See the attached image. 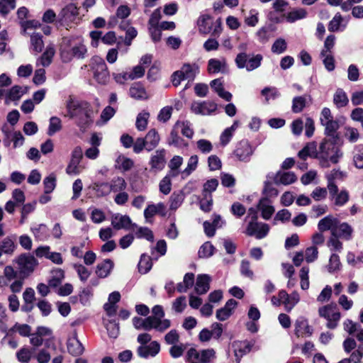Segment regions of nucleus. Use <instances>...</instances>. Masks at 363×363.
Instances as JSON below:
<instances>
[{
	"mask_svg": "<svg viewBox=\"0 0 363 363\" xmlns=\"http://www.w3.org/2000/svg\"><path fill=\"white\" fill-rule=\"evenodd\" d=\"M67 114L65 116L75 120L77 125L82 130H85L93 122L94 111L86 101H75L69 96L66 101Z\"/></svg>",
	"mask_w": 363,
	"mask_h": 363,
	"instance_id": "obj_1",
	"label": "nucleus"
},
{
	"mask_svg": "<svg viewBox=\"0 0 363 363\" xmlns=\"http://www.w3.org/2000/svg\"><path fill=\"white\" fill-rule=\"evenodd\" d=\"M340 140L325 138L320 143L318 160L323 167H328L330 162L336 164L342 157V152L338 145Z\"/></svg>",
	"mask_w": 363,
	"mask_h": 363,
	"instance_id": "obj_2",
	"label": "nucleus"
},
{
	"mask_svg": "<svg viewBox=\"0 0 363 363\" xmlns=\"http://www.w3.org/2000/svg\"><path fill=\"white\" fill-rule=\"evenodd\" d=\"M133 324L137 330H150L155 329L163 333L171 326V321L169 319L160 320L155 317L148 316L145 319L135 317L133 318Z\"/></svg>",
	"mask_w": 363,
	"mask_h": 363,
	"instance_id": "obj_3",
	"label": "nucleus"
},
{
	"mask_svg": "<svg viewBox=\"0 0 363 363\" xmlns=\"http://www.w3.org/2000/svg\"><path fill=\"white\" fill-rule=\"evenodd\" d=\"M263 57L260 54L247 55L245 52L237 55L235 62L239 69L245 68L248 72L255 70L260 67Z\"/></svg>",
	"mask_w": 363,
	"mask_h": 363,
	"instance_id": "obj_4",
	"label": "nucleus"
},
{
	"mask_svg": "<svg viewBox=\"0 0 363 363\" xmlns=\"http://www.w3.org/2000/svg\"><path fill=\"white\" fill-rule=\"evenodd\" d=\"M89 66L93 72L94 78L100 84H106L109 79V72L103 58L94 56Z\"/></svg>",
	"mask_w": 363,
	"mask_h": 363,
	"instance_id": "obj_5",
	"label": "nucleus"
},
{
	"mask_svg": "<svg viewBox=\"0 0 363 363\" xmlns=\"http://www.w3.org/2000/svg\"><path fill=\"white\" fill-rule=\"evenodd\" d=\"M18 271L22 279L31 274L38 264L37 259L28 254H23L16 259Z\"/></svg>",
	"mask_w": 363,
	"mask_h": 363,
	"instance_id": "obj_6",
	"label": "nucleus"
},
{
	"mask_svg": "<svg viewBox=\"0 0 363 363\" xmlns=\"http://www.w3.org/2000/svg\"><path fill=\"white\" fill-rule=\"evenodd\" d=\"M319 315L328 320L327 327L333 329L337 325L340 313L335 304H329L321 307L318 311Z\"/></svg>",
	"mask_w": 363,
	"mask_h": 363,
	"instance_id": "obj_7",
	"label": "nucleus"
},
{
	"mask_svg": "<svg viewBox=\"0 0 363 363\" xmlns=\"http://www.w3.org/2000/svg\"><path fill=\"white\" fill-rule=\"evenodd\" d=\"M189 359H196L200 363H212L216 357V351L212 348L196 350L191 348L187 352Z\"/></svg>",
	"mask_w": 363,
	"mask_h": 363,
	"instance_id": "obj_8",
	"label": "nucleus"
},
{
	"mask_svg": "<svg viewBox=\"0 0 363 363\" xmlns=\"http://www.w3.org/2000/svg\"><path fill=\"white\" fill-rule=\"evenodd\" d=\"M79 8L76 4L70 3L65 6L58 14L59 21L62 24L69 26L74 23L79 16Z\"/></svg>",
	"mask_w": 363,
	"mask_h": 363,
	"instance_id": "obj_9",
	"label": "nucleus"
},
{
	"mask_svg": "<svg viewBox=\"0 0 363 363\" xmlns=\"http://www.w3.org/2000/svg\"><path fill=\"white\" fill-rule=\"evenodd\" d=\"M269 231V226L267 223L256 221H250L245 233L249 236H255L257 239H262L267 236Z\"/></svg>",
	"mask_w": 363,
	"mask_h": 363,
	"instance_id": "obj_10",
	"label": "nucleus"
},
{
	"mask_svg": "<svg viewBox=\"0 0 363 363\" xmlns=\"http://www.w3.org/2000/svg\"><path fill=\"white\" fill-rule=\"evenodd\" d=\"M149 164L151 172L156 173L162 171L166 164V150L164 149L157 150L151 155Z\"/></svg>",
	"mask_w": 363,
	"mask_h": 363,
	"instance_id": "obj_11",
	"label": "nucleus"
},
{
	"mask_svg": "<svg viewBox=\"0 0 363 363\" xmlns=\"http://www.w3.org/2000/svg\"><path fill=\"white\" fill-rule=\"evenodd\" d=\"M217 109V104L213 101H194L191 104V110L195 114L203 116L210 115Z\"/></svg>",
	"mask_w": 363,
	"mask_h": 363,
	"instance_id": "obj_12",
	"label": "nucleus"
},
{
	"mask_svg": "<svg viewBox=\"0 0 363 363\" xmlns=\"http://www.w3.org/2000/svg\"><path fill=\"white\" fill-rule=\"evenodd\" d=\"M234 154L240 161L246 162L253 154V149L247 140H242L238 144Z\"/></svg>",
	"mask_w": 363,
	"mask_h": 363,
	"instance_id": "obj_13",
	"label": "nucleus"
},
{
	"mask_svg": "<svg viewBox=\"0 0 363 363\" xmlns=\"http://www.w3.org/2000/svg\"><path fill=\"white\" fill-rule=\"evenodd\" d=\"M353 231L350 225L345 222L340 223L339 220L338 224L333 231L332 235L348 241L352 239Z\"/></svg>",
	"mask_w": 363,
	"mask_h": 363,
	"instance_id": "obj_14",
	"label": "nucleus"
},
{
	"mask_svg": "<svg viewBox=\"0 0 363 363\" xmlns=\"http://www.w3.org/2000/svg\"><path fill=\"white\" fill-rule=\"evenodd\" d=\"M279 296L283 299V304L287 311H291L292 308L299 302V294L296 291L288 294L284 290L279 292Z\"/></svg>",
	"mask_w": 363,
	"mask_h": 363,
	"instance_id": "obj_15",
	"label": "nucleus"
},
{
	"mask_svg": "<svg viewBox=\"0 0 363 363\" xmlns=\"http://www.w3.org/2000/svg\"><path fill=\"white\" fill-rule=\"evenodd\" d=\"M312 333L313 330L306 318L301 317L296 320L295 334L297 337H310Z\"/></svg>",
	"mask_w": 363,
	"mask_h": 363,
	"instance_id": "obj_16",
	"label": "nucleus"
},
{
	"mask_svg": "<svg viewBox=\"0 0 363 363\" xmlns=\"http://www.w3.org/2000/svg\"><path fill=\"white\" fill-rule=\"evenodd\" d=\"M237 305L238 302L235 300H228L223 308L217 310L216 318L220 321L227 320L232 315Z\"/></svg>",
	"mask_w": 363,
	"mask_h": 363,
	"instance_id": "obj_17",
	"label": "nucleus"
},
{
	"mask_svg": "<svg viewBox=\"0 0 363 363\" xmlns=\"http://www.w3.org/2000/svg\"><path fill=\"white\" fill-rule=\"evenodd\" d=\"M211 279L208 274L197 276L194 290L199 295L205 294L210 289Z\"/></svg>",
	"mask_w": 363,
	"mask_h": 363,
	"instance_id": "obj_18",
	"label": "nucleus"
},
{
	"mask_svg": "<svg viewBox=\"0 0 363 363\" xmlns=\"http://www.w3.org/2000/svg\"><path fill=\"white\" fill-rule=\"evenodd\" d=\"M258 209L262 213V217L264 220H269L274 213V208L272 206L271 199L262 197L258 203Z\"/></svg>",
	"mask_w": 363,
	"mask_h": 363,
	"instance_id": "obj_19",
	"label": "nucleus"
},
{
	"mask_svg": "<svg viewBox=\"0 0 363 363\" xmlns=\"http://www.w3.org/2000/svg\"><path fill=\"white\" fill-rule=\"evenodd\" d=\"M339 220L332 215L325 216L319 220L318 223V228L320 232L330 230V234H333V230L338 224Z\"/></svg>",
	"mask_w": 363,
	"mask_h": 363,
	"instance_id": "obj_20",
	"label": "nucleus"
},
{
	"mask_svg": "<svg viewBox=\"0 0 363 363\" xmlns=\"http://www.w3.org/2000/svg\"><path fill=\"white\" fill-rule=\"evenodd\" d=\"M55 54V49L54 45L52 44L48 45L44 52L38 58L36 65H42L43 67L49 66L52 63Z\"/></svg>",
	"mask_w": 363,
	"mask_h": 363,
	"instance_id": "obj_21",
	"label": "nucleus"
},
{
	"mask_svg": "<svg viewBox=\"0 0 363 363\" xmlns=\"http://www.w3.org/2000/svg\"><path fill=\"white\" fill-rule=\"evenodd\" d=\"M160 350V344L153 341L149 345L140 346L138 349V354L140 357L147 358L148 356H155Z\"/></svg>",
	"mask_w": 363,
	"mask_h": 363,
	"instance_id": "obj_22",
	"label": "nucleus"
},
{
	"mask_svg": "<svg viewBox=\"0 0 363 363\" xmlns=\"http://www.w3.org/2000/svg\"><path fill=\"white\" fill-rule=\"evenodd\" d=\"M111 225L116 230L128 229L131 225V220L128 216L117 213L111 217Z\"/></svg>",
	"mask_w": 363,
	"mask_h": 363,
	"instance_id": "obj_23",
	"label": "nucleus"
},
{
	"mask_svg": "<svg viewBox=\"0 0 363 363\" xmlns=\"http://www.w3.org/2000/svg\"><path fill=\"white\" fill-rule=\"evenodd\" d=\"M67 347L69 353L73 356H79L84 350V346L78 340L76 334L68 339Z\"/></svg>",
	"mask_w": 363,
	"mask_h": 363,
	"instance_id": "obj_24",
	"label": "nucleus"
},
{
	"mask_svg": "<svg viewBox=\"0 0 363 363\" xmlns=\"http://www.w3.org/2000/svg\"><path fill=\"white\" fill-rule=\"evenodd\" d=\"M297 180L296 174L292 172H278L274 177L277 184L289 185Z\"/></svg>",
	"mask_w": 363,
	"mask_h": 363,
	"instance_id": "obj_25",
	"label": "nucleus"
},
{
	"mask_svg": "<svg viewBox=\"0 0 363 363\" xmlns=\"http://www.w3.org/2000/svg\"><path fill=\"white\" fill-rule=\"evenodd\" d=\"M318 152L316 143L311 142L307 143L303 148L298 152V157L303 160H306L308 157L318 159Z\"/></svg>",
	"mask_w": 363,
	"mask_h": 363,
	"instance_id": "obj_26",
	"label": "nucleus"
},
{
	"mask_svg": "<svg viewBox=\"0 0 363 363\" xmlns=\"http://www.w3.org/2000/svg\"><path fill=\"white\" fill-rule=\"evenodd\" d=\"M197 25L200 33L203 34H208L212 30L213 21L211 16L208 14H203L199 18L197 21Z\"/></svg>",
	"mask_w": 363,
	"mask_h": 363,
	"instance_id": "obj_27",
	"label": "nucleus"
},
{
	"mask_svg": "<svg viewBox=\"0 0 363 363\" xmlns=\"http://www.w3.org/2000/svg\"><path fill=\"white\" fill-rule=\"evenodd\" d=\"M325 127V138H329L335 140H340V136L337 133V130L340 128V125L337 121L332 120L322 125Z\"/></svg>",
	"mask_w": 363,
	"mask_h": 363,
	"instance_id": "obj_28",
	"label": "nucleus"
},
{
	"mask_svg": "<svg viewBox=\"0 0 363 363\" xmlns=\"http://www.w3.org/2000/svg\"><path fill=\"white\" fill-rule=\"evenodd\" d=\"M147 146V151L150 152L157 147L160 141V137L158 132L152 128L150 129L144 138Z\"/></svg>",
	"mask_w": 363,
	"mask_h": 363,
	"instance_id": "obj_29",
	"label": "nucleus"
},
{
	"mask_svg": "<svg viewBox=\"0 0 363 363\" xmlns=\"http://www.w3.org/2000/svg\"><path fill=\"white\" fill-rule=\"evenodd\" d=\"M199 71V67L196 64H184L180 69L184 79L189 81H193Z\"/></svg>",
	"mask_w": 363,
	"mask_h": 363,
	"instance_id": "obj_30",
	"label": "nucleus"
},
{
	"mask_svg": "<svg viewBox=\"0 0 363 363\" xmlns=\"http://www.w3.org/2000/svg\"><path fill=\"white\" fill-rule=\"evenodd\" d=\"M226 67L225 58L221 60L210 59L208 62V71L211 74L223 72Z\"/></svg>",
	"mask_w": 363,
	"mask_h": 363,
	"instance_id": "obj_31",
	"label": "nucleus"
},
{
	"mask_svg": "<svg viewBox=\"0 0 363 363\" xmlns=\"http://www.w3.org/2000/svg\"><path fill=\"white\" fill-rule=\"evenodd\" d=\"M211 86L215 90L218 96L227 101H230L232 99V94L224 90L223 87V82L220 79H216L211 81Z\"/></svg>",
	"mask_w": 363,
	"mask_h": 363,
	"instance_id": "obj_32",
	"label": "nucleus"
},
{
	"mask_svg": "<svg viewBox=\"0 0 363 363\" xmlns=\"http://www.w3.org/2000/svg\"><path fill=\"white\" fill-rule=\"evenodd\" d=\"M239 125L240 122L238 121H235L230 127L224 130L220 137V141L222 145L225 146L230 141L234 132L239 127Z\"/></svg>",
	"mask_w": 363,
	"mask_h": 363,
	"instance_id": "obj_33",
	"label": "nucleus"
},
{
	"mask_svg": "<svg viewBox=\"0 0 363 363\" xmlns=\"http://www.w3.org/2000/svg\"><path fill=\"white\" fill-rule=\"evenodd\" d=\"M113 267V263L111 259H105L96 266V274L100 278H105L110 274Z\"/></svg>",
	"mask_w": 363,
	"mask_h": 363,
	"instance_id": "obj_34",
	"label": "nucleus"
},
{
	"mask_svg": "<svg viewBox=\"0 0 363 363\" xmlns=\"http://www.w3.org/2000/svg\"><path fill=\"white\" fill-rule=\"evenodd\" d=\"M342 177V172L338 170H333L328 176V190L329 194H334L338 191L337 186L335 184V179H340Z\"/></svg>",
	"mask_w": 363,
	"mask_h": 363,
	"instance_id": "obj_35",
	"label": "nucleus"
},
{
	"mask_svg": "<svg viewBox=\"0 0 363 363\" xmlns=\"http://www.w3.org/2000/svg\"><path fill=\"white\" fill-rule=\"evenodd\" d=\"M331 199L333 201V203L337 206H342L349 200V193L347 191L343 189L340 192L337 191L334 194H329Z\"/></svg>",
	"mask_w": 363,
	"mask_h": 363,
	"instance_id": "obj_36",
	"label": "nucleus"
},
{
	"mask_svg": "<svg viewBox=\"0 0 363 363\" xmlns=\"http://www.w3.org/2000/svg\"><path fill=\"white\" fill-rule=\"evenodd\" d=\"M183 163V158L181 156L175 155L169 161L168 167L169 171L168 174L172 177H177L179 174V167Z\"/></svg>",
	"mask_w": 363,
	"mask_h": 363,
	"instance_id": "obj_37",
	"label": "nucleus"
},
{
	"mask_svg": "<svg viewBox=\"0 0 363 363\" xmlns=\"http://www.w3.org/2000/svg\"><path fill=\"white\" fill-rule=\"evenodd\" d=\"M130 95L135 99H146L148 96L145 88L140 84H134L130 88Z\"/></svg>",
	"mask_w": 363,
	"mask_h": 363,
	"instance_id": "obj_38",
	"label": "nucleus"
},
{
	"mask_svg": "<svg viewBox=\"0 0 363 363\" xmlns=\"http://www.w3.org/2000/svg\"><path fill=\"white\" fill-rule=\"evenodd\" d=\"M234 353L237 357V361L239 362L240 358L245 354L250 351V346L245 342H238L233 344Z\"/></svg>",
	"mask_w": 363,
	"mask_h": 363,
	"instance_id": "obj_39",
	"label": "nucleus"
},
{
	"mask_svg": "<svg viewBox=\"0 0 363 363\" xmlns=\"http://www.w3.org/2000/svg\"><path fill=\"white\" fill-rule=\"evenodd\" d=\"M348 102L349 99L346 93L341 89H337L333 96V103L335 105L337 108H342L347 106Z\"/></svg>",
	"mask_w": 363,
	"mask_h": 363,
	"instance_id": "obj_40",
	"label": "nucleus"
},
{
	"mask_svg": "<svg viewBox=\"0 0 363 363\" xmlns=\"http://www.w3.org/2000/svg\"><path fill=\"white\" fill-rule=\"evenodd\" d=\"M65 278V272L61 269H55L52 271V277L48 284L50 287L58 286Z\"/></svg>",
	"mask_w": 363,
	"mask_h": 363,
	"instance_id": "obj_41",
	"label": "nucleus"
},
{
	"mask_svg": "<svg viewBox=\"0 0 363 363\" xmlns=\"http://www.w3.org/2000/svg\"><path fill=\"white\" fill-rule=\"evenodd\" d=\"M152 267V259L150 256L143 254L138 263L140 273L145 274L147 273Z\"/></svg>",
	"mask_w": 363,
	"mask_h": 363,
	"instance_id": "obj_42",
	"label": "nucleus"
},
{
	"mask_svg": "<svg viewBox=\"0 0 363 363\" xmlns=\"http://www.w3.org/2000/svg\"><path fill=\"white\" fill-rule=\"evenodd\" d=\"M307 97L309 96H296L292 100L291 110L294 113H298L301 112L306 106Z\"/></svg>",
	"mask_w": 363,
	"mask_h": 363,
	"instance_id": "obj_43",
	"label": "nucleus"
},
{
	"mask_svg": "<svg viewBox=\"0 0 363 363\" xmlns=\"http://www.w3.org/2000/svg\"><path fill=\"white\" fill-rule=\"evenodd\" d=\"M26 91L27 87L13 86L8 92L7 99L10 101H18Z\"/></svg>",
	"mask_w": 363,
	"mask_h": 363,
	"instance_id": "obj_44",
	"label": "nucleus"
},
{
	"mask_svg": "<svg viewBox=\"0 0 363 363\" xmlns=\"http://www.w3.org/2000/svg\"><path fill=\"white\" fill-rule=\"evenodd\" d=\"M150 114L148 112L143 111L136 118L135 127L138 130L143 131L147 128Z\"/></svg>",
	"mask_w": 363,
	"mask_h": 363,
	"instance_id": "obj_45",
	"label": "nucleus"
},
{
	"mask_svg": "<svg viewBox=\"0 0 363 363\" xmlns=\"http://www.w3.org/2000/svg\"><path fill=\"white\" fill-rule=\"evenodd\" d=\"M111 192H122L126 188V182L122 177H118L113 179L109 184Z\"/></svg>",
	"mask_w": 363,
	"mask_h": 363,
	"instance_id": "obj_46",
	"label": "nucleus"
},
{
	"mask_svg": "<svg viewBox=\"0 0 363 363\" xmlns=\"http://www.w3.org/2000/svg\"><path fill=\"white\" fill-rule=\"evenodd\" d=\"M40 33H32L30 35V44L32 49L36 52H40L44 47V43Z\"/></svg>",
	"mask_w": 363,
	"mask_h": 363,
	"instance_id": "obj_47",
	"label": "nucleus"
},
{
	"mask_svg": "<svg viewBox=\"0 0 363 363\" xmlns=\"http://www.w3.org/2000/svg\"><path fill=\"white\" fill-rule=\"evenodd\" d=\"M306 16L307 11L304 9H298L288 13L286 18L288 22L293 23L297 20L306 18Z\"/></svg>",
	"mask_w": 363,
	"mask_h": 363,
	"instance_id": "obj_48",
	"label": "nucleus"
},
{
	"mask_svg": "<svg viewBox=\"0 0 363 363\" xmlns=\"http://www.w3.org/2000/svg\"><path fill=\"white\" fill-rule=\"evenodd\" d=\"M62 121L60 118L52 116L50 119V124L48 130L49 135H52L62 129Z\"/></svg>",
	"mask_w": 363,
	"mask_h": 363,
	"instance_id": "obj_49",
	"label": "nucleus"
},
{
	"mask_svg": "<svg viewBox=\"0 0 363 363\" xmlns=\"http://www.w3.org/2000/svg\"><path fill=\"white\" fill-rule=\"evenodd\" d=\"M0 247L3 253L11 255L15 250L16 245L11 238L7 237L1 242Z\"/></svg>",
	"mask_w": 363,
	"mask_h": 363,
	"instance_id": "obj_50",
	"label": "nucleus"
},
{
	"mask_svg": "<svg viewBox=\"0 0 363 363\" xmlns=\"http://www.w3.org/2000/svg\"><path fill=\"white\" fill-rule=\"evenodd\" d=\"M353 162L357 168L363 169V145H359L355 147Z\"/></svg>",
	"mask_w": 363,
	"mask_h": 363,
	"instance_id": "obj_51",
	"label": "nucleus"
},
{
	"mask_svg": "<svg viewBox=\"0 0 363 363\" xmlns=\"http://www.w3.org/2000/svg\"><path fill=\"white\" fill-rule=\"evenodd\" d=\"M198 162L199 159L197 155L191 156L188 160L186 167L182 172V174L184 177L189 176L192 173V172H194L196 169Z\"/></svg>",
	"mask_w": 363,
	"mask_h": 363,
	"instance_id": "obj_52",
	"label": "nucleus"
},
{
	"mask_svg": "<svg viewBox=\"0 0 363 363\" xmlns=\"http://www.w3.org/2000/svg\"><path fill=\"white\" fill-rule=\"evenodd\" d=\"M341 267V262L340 257L337 254H332L330 259L329 263L327 266L328 270L330 273L335 272L340 270Z\"/></svg>",
	"mask_w": 363,
	"mask_h": 363,
	"instance_id": "obj_53",
	"label": "nucleus"
},
{
	"mask_svg": "<svg viewBox=\"0 0 363 363\" xmlns=\"http://www.w3.org/2000/svg\"><path fill=\"white\" fill-rule=\"evenodd\" d=\"M343 22V18L340 13H337L328 23V30L330 32L338 31Z\"/></svg>",
	"mask_w": 363,
	"mask_h": 363,
	"instance_id": "obj_54",
	"label": "nucleus"
},
{
	"mask_svg": "<svg viewBox=\"0 0 363 363\" xmlns=\"http://www.w3.org/2000/svg\"><path fill=\"white\" fill-rule=\"evenodd\" d=\"M213 250L214 247L213 245L209 242H206L200 247L198 252L199 257L200 258H208L213 255Z\"/></svg>",
	"mask_w": 363,
	"mask_h": 363,
	"instance_id": "obj_55",
	"label": "nucleus"
},
{
	"mask_svg": "<svg viewBox=\"0 0 363 363\" xmlns=\"http://www.w3.org/2000/svg\"><path fill=\"white\" fill-rule=\"evenodd\" d=\"M340 238H337L334 235H330V238L328 240V247L332 251H335L340 252L343 248V244L340 240Z\"/></svg>",
	"mask_w": 363,
	"mask_h": 363,
	"instance_id": "obj_56",
	"label": "nucleus"
},
{
	"mask_svg": "<svg viewBox=\"0 0 363 363\" xmlns=\"http://www.w3.org/2000/svg\"><path fill=\"white\" fill-rule=\"evenodd\" d=\"M116 163L118 165L119 169H122L124 171L130 169L133 166V161L123 155H120L116 160Z\"/></svg>",
	"mask_w": 363,
	"mask_h": 363,
	"instance_id": "obj_57",
	"label": "nucleus"
},
{
	"mask_svg": "<svg viewBox=\"0 0 363 363\" xmlns=\"http://www.w3.org/2000/svg\"><path fill=\"white\" fill-rule=\"evenodd\" d=\"M183 201L184 196L182 194H172L169 198V208L172 211L177 210Z\"/></svg>",
	"mask_w": 363,
	"mask_h": 363,
	"instance_id": "obj_58",
	"label": "nucleus"
},
{
	"mask_svg": "<svg viewBox=\"0 0 363 363\" xmlns=\"http://www.w3.org/2000/svg\"><path fill=\"white\" fill-rule=\"evenodd\" d=\"M259 12L256 9H251L248 16L245 18V23L250 27H255L259 22Z\"/></svg>",
	"mask_w": 363,
	"mask_h": 363,
	"instance_id": "obj_59",
	"label": "nucleus"
},
{
	"mask_svg": "<svg viewBox=\"0 0 363 363\" xmlns=\"http://www.w3.org/2000/svg\"><path fill=\"white\" fill-rule=\"evenodd\" d=\"M16 6V0H0V13L5 16Z\"/></svg>",
	"mask_w": 363,
	"mask_h": 363,
	"instance_id": "obj_60",
	"label": "nucleus"
},
{
	"mask_svg": "<svg viewBox=\"0 0 363 363\" xmlns=\"http://www.w3.org/2000/svg\"><path fill=\"white\" fill-rule=\"evenodd\" d=\"M94 190L99 196H106L111 193L109 183L106 182L95 184Z\"/></svg>",
	"mask_w": 363,
	"mask_h": 363,
	"instance_id": "obj_61",
	"label": "nucleus"
},
{
	"mask_svg": "<svg viewBox=\"0 0 363 363\" xmlns=\"http://www.w3.org/2000/svg\"><path fill=\"white\" fill-rule=\"evenodd\" d=\"M81 161L70 159L66 168V173L69 175H77L81 172L79 163Z\"/></svg>",
	"mask_w": 363,
	"mask_h": 363,
	"instance_id": "obj_62",
	"label": "nucleus"
},
{
	"mask_svg": "<svg viewBox=\"0 0 363 363\" xmlns=\"http://www.w3.org/2000/svg\"><path fill=\"white\" fill-rule=\"evenodd\" d=\"M287 48L286 42L283 38H278L275 40L272 46V51L274 53L281 54Z\"/></svg>",
	"mask_w": 363,
	"mask_h": 363,
	"instance_id": "obj_63",
	"label": "nucleus"
},
{
	"mask_svg": "<svg viewBox=\"0 0 363 363\" xmlns=\"http://www.w3.org/2000/svg\"><path fill=\"white\" fill-rule=\"evenodd\" d=\"M55 182H56V178L52 174L45 178V179L43 181L45 194H48L51 193L55 189V186H56Z\"/></svg>",
	"mask_w": 363,
	"mask_h": 363,
	"instance_id": "obj_64",
	"label": "nucleus"
}]
</instances>
